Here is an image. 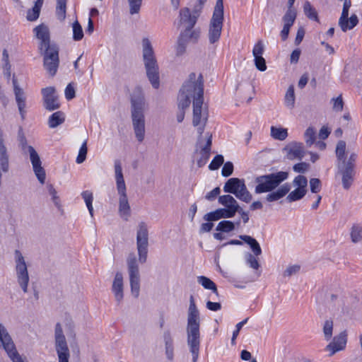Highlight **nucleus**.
Here are the masks:
<instances>
[{
	"label": "nucleus",
	"instance_id": "8fccbe9b",
	"mask_svg": "<svg viewBox=\"0 0 362 362\" xmlns=\"http://www.w3.org/2000/svg\"><path fill=\"white\" fill-rule=\"evenodd\" d=\"M233 172V164L230 161L225 163L223 164V166L221 170V175L223 177H229L230 175H231Z\"/></svg>",
	"mask_w": 362,
	"mask_h": 362
},
{
	"label": "nucleus",
	"instance_id": "1a4fd4ad",
	"mask_svg": "<svg viewBox=\"0 0 362 362\" xmlns=\"http://www.w3.org/2000/svg\"><path fill=\"white\" fill-rule=\"evenodd\" d=\"M199 13L198 11H194L193 13L190 12L189 8L185 7L182 8L180 11V23L184 25L186 28L182 34L183 37L189 34V40L197 42L200 35V30L195 29L192 30L195 24L197 23Z\"/></svg>",
	"mask_w": 362,
	"mask_h": 362
},
{
	"label": "nucleus",
	"instance_id": "0eeeda50",
	"mask_svg": "<svg viewBox=\"0 0 362 362\" xmlns=\"http://www.w3.org/2000/svg\"><path fill=\"white\" fill-rule=\"evenodd\" d=\"M131 101L134 129L138 141H142L145 134L144 116L143 114L144 98L143 95H139L137 98L132 97Z\"/></svg>",
	"mask_w": 362,
	"mask_h": 362
},
{
	"label": "nucleus",
	"instance_id": "79ce46f5",
	"mask_svg": "<svg viewBox=\"0 0 362 362\" xmlns=\"http://www.w3.org/2000/svg\"><path fill=\"white\" fill-rule=\"evenodd\" d=\"M224 158L222 155H216L209 165V168L211 170H215L220 168V166L223 163Z\"/></svg>",
	"mask_w": 362,
	"mask_h": 362
},
{
	"label": "nucleus",
	"instance_id": "c03bdc74",
	"mask_svg": "<svg viewBox=\"0 0 362 362\" xmlns=\"http://www.w3.org/2000/svg\"><path fill=\"white\" fill-rule=\"evenodd\" d=\"M333 322L332 320H326L323 327V332L327 340H329L332 335Z\"/></svg>",
	"mask_w": 362,
	"mask_h": 362
},
{
	"label": "nucleus",
	"instance_id": "0e129e2a",
	"mask_svg": "<svg viewBox=\"0 0 362 362\" xmlns=\"http://www.w3.org/2000/svg\"><path fill=\"white\" fill-rule=\"evenodd\" d=\"M206 308L212 311H218L221 310V305L220 303L208 301L206 303Z\"/></svg>",
	"mask_w": 362,
	"mask_h": 362
},
{
	"label": "nucleus",
	"instance_id": "9d476101",
	"mask_svg": "<svg viewBox=\"0 0 362 362\" xmlns=\"http://www.w3.org/2000/svg\"><path fill=\"white\" fill-rule=\"evenodd\" d=\"M225 192L231 193L240 200L249 203L252 199V195L247 189L245 182L239 178L232 177L227 180L223 187Z\"/></svg>",
	"mask_w": 362,
	"mask_h": 362
},
{
	"label": "nucleus",
	"instance_id": "423d86ee",
	"mask_svg": "<svg viewBox=\"0 0 362 362\" xmlns=\"http://www.w3.org/2000/svg\"><path fill=\"white\" fill-rule=\"evenodd\" d=\"M115 171L117 188L120 195L119 213L120 216L127 221L130 215V206L126 193V185L122 174V165L119 160L115 161Z\"/></svg>",
	"mask_w": 362,
	"mask_h": 362
},
{
	"label": "nucleus",
	"instance_id": "4d7b16f0",
	"mask_svg": "<svg viewBox=\"0 0 362 362\" xmlns=\"http://www.w3.org/2000/svg\"><path fill=\"white\" fill-rule=\"evenodd\" d=\"M333 109L336 111H342L344 107V102L341 95H339L336 98L332 99Z\"/></svg>",
	"mask_w": 362,
	"mask_h": 362
},
{
	"label": "nucleus",
	"instance_id": "39448f33",
	"mask_svg": "<svg viewBox=\"0 0 362 362\" xmlns=\"http://www.w3.org/2000/svg\"><path fill=\"white\" fill-rule=\"evenodd\" d=\"M288 177V173L284 171H279L274 173L260 175L255 178V192L256 194L266 193L275 189L279 185L285 181Z\"/></svg>",
	"mask_w": 362,
	"mask_h": 362
},
{
	"label": "nucleus",
	"instance_id": "cd10ccee",
	"mask_svg": "<svg viewBox=\"0 0 362 362\" xmlns=\"http://www.w3.org/2000/svg\"><path fill=\"white\" fill-rule=\"evenodd\" d=\"M218 202L220 204L227 208L234 207L238 209L239 206L237 204V202L231 195L226 194L220 196L218 198Z\"/></svg>",
	"mask_w": 362,
	"mask_h": 362
},
{
	"label": "nucleus",
	"instance_id": "f8f14e48",
	"mask_svg": "<svg viewBox=\"0 0 362 362\" xmlns=\"http://www.w3.org/2000/svg\"><path fill=\"white\" fill-rule=\"evenodd\" d=\"M127 264L129 274L131 291L135 298H138L140 290V277L139 267L136 262V257L134 254H132L129 256L127 259Z\"/></svg>",
	"mask_w": 362,
	"mask_h": 362
},
{
	"label": "nucleus",
	"instance_id": "4c0bfd02",
	"mask_svg": "<svg viewBox=\"0 0 362 362\" xmlns=\"http://www.w3.org/2000/svg\"><path fill=\"white\" fill-rule=\"evenodd\" d=\"M73 39L76 41L81 40L83 37V29L80 23L76 21L73 23Z\"/></svg>",
	"mask_w": 362,
	"mask_h": 362
},
{
	"label": "nucleus",
	"instance_id": "de8ad7c7",
	"mask_svg": "<svg viewBox=\"0 0 362 362\" xmlns=\"http://www.w3.org/2000/svg\"><path fill=\"white\" fill-rule=\"evenodd\" d=\"M221 211L220 209H218L214 211L209 212L204 216V218L207 221L219 220L222 218Z\"/></svg>",
	"mask_w": 362,
	"mask_h": 362
},
{
	"label": "nucleus",
	"instance_id": "412c9836",
	"mask_svg": "<svg viewBox=\"0 0 362 362\" xmlns=\"http://www.w3.org/2000/svg\"><path fill=\"white\" fill-rule=\"evenodd\" d=\"M291 190L289 183H285L279 187L276 191L269 192L266 197V200L269 202L278 201L285 197Z\"/></svg>",
	"mask_w": 362,
	"mask_h": 362
},
{
	"label": "nucleus",
	"instance_id": "bf43d9fd",
	"mask_svg": "<svg viewBox=\"0 0 362 362\" xmlns=\"http://www.w3.org/2000/svg\"><path fill=\"white\" fill-rule=\"evenodd\" d=\"M300 270V266L299 265H291L289 266L284 272V275L285 276H290L293 274L297 273Z\"/></svg>",
	"mask_w": 362,
	"mask_h": 362
},
{
	"label": "nucleus",
	"instance_id": "37998d69",
	"mask_svg": "<svg viewBox=\"0 0 362 362\" xmlns=\"http://www.w3.org/2000/svg\"><path fill=\"white\" fill-rule=\"evenodd\" d=\"M293 185L297 188H300L302 189H307V185H308V180L307 178L303 175H298L296 176L293 180Z\"/></svg>",
	"mask_w": 362,
	"mask_h": 362
},
{
	"label": "nucleus",
	"instance_id": "c85d7f7f",
	"mask_svg": "<svg viewBox=\"0 0 362 362\" xmlns=\"http://www.w3.org/2000/svg\"><path fill=\"white\" fill-rule=\"evenodd\" d=\"M271 135L275 139L284 141L288 136V132L286 129L272 126L271 127Z\"/></svg>",
	"mask_w": 362,
	"mask_h": 362
},
{
	"label": "nucleus",
	"instance_id": "680f3d73",
	"mask_svg": "<svg viewBox=\"0 0 362 362\" xmlns=\"http://www.w3.org/2000/svg\"><path fill=\"white\" fill-rule=\"evenodd\" d=\"M49 192L50 194V195L52 196V200L53 202H54L55 205L57 206L58 207L59 206V197H57V191L56 189L53 187V186L50 185L49 187Z\"/></svg>",
	"mask_w": 362,
	"mask_h": 362
},
{
	"label": "nucleus",
	"instance_id": "4468645a",
	"mask_svg": "<svg viewBox=\"0 0 362 362\" xmlns=\"http://www.w3.org/2000/svg\"><path fill=\"white\" fill-rule=\"evenodd\" d=\"M0 341L13 362H24L18 353L11 337L1 325H0Z\"/></svg>",
	"mask_w": 362,
	"mask_h": 362
},
{
	"label": "nucleus",
	"instance_id": "9b49d317",
	"mask_svg": "<svg viewBox=\"0 0 362 362\" xmlns=\"http://www.w3.org/2000/svg\"><path fill=\"white\" fill-rule=\"evenodd\" d=\"M136 246L139 254V259L144 263L147 259L148 246V233L146 223L141 222L136 235Z\"/></svg>",
	"mask_w": 362,
	"mask_h": 362
},
{
	"label": "nucleus",
	"instance_id": "f704fd0d",
	"mask_svg": "<svg viewBox=\"0 0 362 362\" xmlns=\"http://www.w3.org/2000/svg\"><path fill=\"white\" fill-rule=\"evenodd\" d=\"M235 229V224L230 221H221L218 223L216 230L229 233Z\"/></svg>",
	"mask_w": 362,
	"mask_h": 362
},
{
	"label": "nucleus",
	"instance_id": "2eb2a0df",
	"mask_svg": "<svg viewBox=\"0 0 362 362\" xmlns=\"http://www.w3.org/2000/svg\"><path fill=\"white\" fill-rule=\"evenodd\" d=\"M16 255L18 281L23 291L27 292L29 281L27 266L22 254L18 250H16Z\"/></svg>",
	"mask_w": 362,
	"mask_h": 362
},
{
	"label": "nucleus",
	"instance_id": "338daca9",
	"mask_svg": "<svg viewBox=\"0 0 362 362\" xmlns=\"http://www.w3.org/2000/svg\"><path fill=\"white\" fill-rule=\"evenodd\" d=\"M308 79H309V77H308V74L307 73L303 74L298 81V88L300 89H303V88H305V86L308 83Z\"/></svg>",
	"mask_w": 362,
	"mask_h": 362
},
{
	"label": "nucleus",
	"instance_id": "c756f323",
	"mask_svg": "<svg viewBox=\"0 0 362 362\" xmlns=\"http://www.w3.org/2000/svg\"><path fill=\"white\" fill-rule=\"evenodd\" d=\"M296 18L295 9H288L283 17L284 25L291 28Z\"/></svg>",
	"mask_w": 362,
	"mask_h": 362
},
{
	"label": "nucleus",
	"instance_id": "473e14b6",
	"mask_svg": "<svg viewBox=\"0 0 362 362\" xmlns=\"http://www.w3.org/2000/svg\"><path fill=\"white\" fill-rule=\"evenodd\" d=\"M67 0H57L56 14L60 19H64L66 13Z\"/></svg>",
	"mask_w": 362,
	"mask_h": 362
},
{
	"label": "nucleus",
	"instance_id": "774afa93",
	"mask_svg": "<svg viewBox=\"0 0 362 362\" xmlns=\"http://www.w3.org/2000/svg\"><path fill=\"white\" fill-rule=\"evenodd\" d=\"M329 134L330 130L328 129V127L323 126L320 130L319 137L320 139L324 140L326 139Z\"/></svg>",
	"mask_w": 362,
	"mask_h": 362
},
{
	"label": "nucleus",
	"instance_id": "72a5a7b5",
	"mask_svg": "<svg viewBox=\"0 0 362 362\" xmlns=\"http://www.w3.org/2000/svg\"><path fill=\"white\" fill-rule=\"evenodd\" d=\"M284 103H285V105L290 108H292L294 106L295 93H294V88L292 86L288 87V88L286 93Z\"/></svg>",
	"mask_w": 362,
	"mask_h": 362
},
{
	"label": "nucleus",
	"instance_id": "2f4dec72",
	"mask_svg": "<svg viewBox=\"0 0 362 362\" xmlns=\"http://www.w3.org/2000/svg\"><path fill=\"white\" fill-rule=\"evenodd\" d=\"M81 196L83 199H84L86 206L88 209V211L90 214V216H93V193L89 190L83 191L81 193Z\"/></svg>",
	"mask_w": 362,
	"mask_h": 362
},
{
	"label": "nucleus",
	"instance_id": "6ab92c4d",
	"mask_svg": "<svg viewBox=\"0 0 362 362\" xmlns=\"http://www.w3.org/2000/svg\"><path fill=\"white\" fill-rule=\"evenodd\" d=\"M13 92L21 119H24L26 115V96L24 90L19 87L16 78H13Z\"/></svg>",
	"mask_w": 362,
	"mask_h": 362
},
{
	"label": "nucleus",
	"instance_id": "09e8293b",
	"mask_svg": "<svg viewBox=\"0 0 362 362\" xmlns=\"http://www.w3.org/2000/svg\"><path fill=\"white\" fill-rule=\"evenodd\" d=\"M40 9L37 6H33L32 9H29L27 13V19L30 21H36L40 16Z\"/></svg>",
	"mask_w": 362,
	"mask_h": 362
},
{
	"label": "nucleus",
	"instance_id": "a878e982",
	"mask_svg": "<svg viewBox=\"0 0 362 362\" xmlns=\"http://www.w3.org/2000/svg\"><path fill=\"white\" fill-rule=\"evenodd\" d=\"M56 351L59 358V362H69L70 353L67 346V343L57 344Z\"/></svg>",
	"mask_w": 362,
	"mask_h": 362
},
{
	"label": "nucleus",
	"instance_id": "a211bd4d",
	"mask_svg": "<svg viewBox=\"0 0 362 362\" xmlns=\"http://www.w3.org/2000/svg\"><path fill=\"white\" fill-rule=\"evenodd\" d=\"M28 151L30 153V158L33 165V170L38 180L41 184H44L46 178L45 171L42 167V163L37 153L35 148L29 146Z\"/></svg>",
	"mask_w": 362,
	"mask_h": 362
},
{
	"label": "nucleus",
	"instance_id": "ddd939ff",
	"mask_svg": "<svg viewBox=\"0 0 362 362\" xmlns=\"http://www.w3.org/2000/svg\"><path fill=\"white\" fill-rule=\"evenodd\" d=\"M351 6V0H344L342 12L339 19V25L343 32L352 30L358 23V18L355 13L349 18V11Z\"/></svg>",
	"mask_w": 362,
	"mask_h": 362
},
{
	"label": "nucleus",
	"instance_id": "6e6d98bb",
	"mask_svg": "<svg viewBox=\"0 0 362 362\" xmlns=\"http://www.w3.org/2000/svg\"><path fill=\"white\" fill-rule=\"evenodd\" d=\"M346 144L344 141H339L337 146L336 154L339 160L342 159L345 155Z\"/></svg>",
	"mask_w": 362,
	"mask_h": 362
},
{
	"label": "nucleus",
	"instance_id": "dca6fc26",
	"mask_svg": "<svg viewBox=\"0 0 362 362\" xmlns=\"http://www.w3.org/2000/svg\"><path fill=\"white\" fill-rule=\"evenodd\" d=\"M44 106L46 110L49 111H53L59 107L60 104L58 101V98L55 95V89L54 87L49 86L47 88H44L41 90Z\"/></svg>",
	"mask_w": 362,
	"mask_h": 362
},
{
	"label": "nucleus",
	"instance_id": "20e7f679",
	"mask_svg": "<svg viewBox=\"0 0 362 362\" xmlns=\"http://www.w3.org/2000/svg\"><path fill=\"white\" fill-rule=\"evenodd\" d=\"M143 57L146 74L152 86L158 88L160 86L158 66L155 57L151 43L148 38L144 37L142 40Z\"/></svg>",
	"mask_w": 362,
	"mask_h": 362
},
{
	"label": "nucleus",
	"instance_id": "f3484780",
	"mask_svg": "<svg viewBox=\"0 0 362 362\" xmlns=\"http://www.w3.org/2000/svg\"><path fill=\"white\" fill-rule=\"evenodd\" d=\"M344 166L343 168H339V173L341 175V181L342 186L344 189H349L352 185L354 180L355 171H354V164L349 160L347 162H344Z\"/></svg>",
	"mask_w": 362,
	"mask_h": 362
},
{
	"label": "nucleus",
	"instance_id": "603ef678",
	"mask_svg": "<svg viewBox=\"0 0 362 362\" xmlns=\"http://www.w3.org/2000/svg\"><path fill=\"white\" fill-rule=\"evenodd\" d=\"M254 58L256 68L261 71H264L267 69L265 59L262 56L254 57Z\"/></svg>",
	"mask_w": 362,
	"mask_h": 362
},
{
	"label": "nucleus",
	"instance_id": "f257e3e1",
	"mask_svg": "<svg viewBox=\"0 0 362 362\" xmlns=\"http://www.w3.org/2000/svg\"><path fill=\"white\" fill-rule=\"evenodd\" d=\"M191 98H193V119L192 124L197 127L199 137L204 133L208 119V113L203 111L204 103V78L202 74L196 78L194 73H191L189 78L182 85L178 95V108L177 120L182 122L185 118V110L189 107L191 103Z\"/></svg>",
	"mask_w": 362,
	"mask_h": 362
},
{
	"label": "nucleus",
	"instance_id": "69168bd1",
	"mask_svg": "<svg viewBox=\"0 0 362 362\" xmlns=\"http://www.w3.org/2000/svg\"><path fill=\"white\" fill-rule=\"evenodd\" d=\"M300 53H301V52H300V49H294L291 54V58H290L291 62V63H297L299 60Z\"/></svg>",
	"mask_w": 362,
	"mask_h": 362
},
{
	"label": "nucleus",
	"instance_id": "ea45409f",
	"mask_svg": "<svg viewBox=\"0 0 362 362\" xmlns=\"http://www.w3.org/2000/svg\"><path fill=\"white\" fill-rule=\"evenodd\" d=\"M66 343L60 323H57L55 327V344Z\"/></svg>",
	"mask_w": 362,
	"mask_h": 362
},
{
	"label": "nucleus",
	"instance_id": "f03ea898",
	"mask_svg": "<svg viewBox=\"0 0 362 362\" xmlns=\"http://www.w3.org/2000/svg\"><path fill=\"white\" fill-rule=\"evenodd\" d=\"M33 32L40 40V49L44 50V66L50 76H53L59 66V49L55 45L50 44L49 30L47 25L42 23L36 26Z\"/></svg>",
	"mask_w": 362,
	"mask_h": 362
},
{
	"label": "nucleus",
	"instance_id": "7c9ffc66",
	"mask_svg": "<svg viewBox=\"0 0 362 362\" xmlns=\"http://www.w3.org/2000/svg\"><path fill=\"white\" fill-rule=\"evenodd\" d=\"M307 189H302L296 188L293 191L291 192L287 196V200L290 202H296L301 199L306 194Z\"/></svg>",
	"mask_w": 362,
	"mask_h": 362
},
{
	"label": "nucleus",
	"instance_id": "5701e85b",
	"mask_svg": "<svg viewBox=\"0 0 362 362\" xmlns=\"http://www.w3.org/2000/svg\"><path fill=\"white\" fill-rule=\"evenodd\" d=\"M0 165L4 172L8 170V157L6 153V146L4 144L3 133L0 129Z\"/></svg>",
	"mask_w": 362,
	"mask_h": 362
},
{
	"label": "nucleus",
	"instance_id": "5fc2aeb1",
	"mask_svg": "<svg viewBox=\"0 0 362 362\" xmlns=\"http://www.w3.org/2000/svg\"><path fill=\"white\" fill-rule=\"evenodd\" d=\"M220 210L221 211V218H232L235 216L236 211H238V209L236 208H234V207H230V208H226V209H220Z\"/></svg>",
	"mask_w": 362,
	"mask_h": 362
},
{
	"label": "nucleus",
	"instance_id": "7ed1b4c3",
	"mask_svg": "<svg viewBox=\"0 0 362 362\" xmlns=\"http://www.w3.org/2000/svg\"><path fill=\"white\" fill-rule=\"evenodd\" d=\"M200 320L199 312L194 303L193 298L191 297V302L189 308L187 318V344L192 355V361L197 362L200 347Z\"/></svg>",
	"mask_w": 362,
	"mask_h": 362
},
{
	"label": "nucleus",
	"instance_id": "e433bc0d",
	"mask_svg": "<svg viewBox=\"0 0 362 362\" xmlns=\"http://www.w3.org/2000/svg\"><path fill=\"white\" fill-rule=\"evenodd\" d=\"M315 134V130L312 127H310L306 129L304 136L307 146H310L314 144L316 138Z\"/></svg>",
	"mask_w": 362,
	"mask_h": 362
},
{
	"label": "nucleus",
	"instance_id": "c9c22d12",
	"mask_svg": "<svg viewBox=\"0 0 362 362\" xmlns=\"http://www.w3.org/2000/svg\"><path fill=\"white\" fill-rule=\"evenodd\" d=\"M199 282L202 285V286L206 289L212 290L214 292H217V288L214 281H212L210 279L202 276L199 277Z\"/></svg>",
	"mask_w": 362,
	"mask_h": 362
},
{
	"label": "nucleus",
	"instance_id": "58836bf2",
	"mask_svg": "<svg viewBox=\"0 0 362 362\" xmlns=\"http://www.w3.org/2000/svg\"><path fill=\"white\" fill-rule=\"evenodd\" d=\"M351 238L354 243L358 242L362 238V227L358 225L353 226L351 231Z\"/></svg>",
	"mask_w": 362,
	"mask_h": 362
},
{
	"label": "nucleus",
	"instance_id": "3c124183",
	"mask_svg": "<svg viewBox=\"0 0 362 362\" xmlns=\"http://www.w3.org/2000/svg\"><path fill=\"white\" fill-rule=\"evenodd\" d=\"M264 51V45L262 40H259L257 43L255 44L252 54L254 57H259L262 56Z\"/></svg>",
	"mask_w": 362,
	"mask_h": 362
},
{
	"label": "nucleus",
	"instance_id": "bb28decb",
	"mask_svg": "<svg viewBox=\"0 0 362 362\" xmlns=\"http://www.w3.org/2000/svg\"><path fill=\"white\" fill-rule=\"evenodd\" d=\"M303 11L305 16L310 20L320 22L318 13L316 9L311 5L309 1H305L303 5Z\"/></svg>",
	"mask_w": 362,
	"mask_h": 362
},
{
	"label": "nucleus",
	"instance_id": "e2e57ef3",
	"mask_svg": "<svg viewBox=\"0 0 362 362\" xmlns=\"http://www.w3.org/2000/svg\"><path fill=\"white\" fill-rule=\"evenodd\" d=\"M308 168L305 163H298L293 166V170L297 173H304Z\"/></svg>",
	"mask_w": 362,
	"mask_h": 362
},
{
	"label": "nucleus",
	"instance_id": "a19ab883",
	"mask_svg": "<svg viewBox=\"0 0 362 362\" xmlns=\"http://www.w3.org/2000/svg\"><path fill=\"white\" fill-rule=\"evenodd\" d=\"M87 144L86 141H85L82 145L81 146L78 151V154L76 157V162L78 164L82 163L86 158V154H87Z\"/></svg>",
	"mask_w": 362,
	"mask_h": 362
},
{
	"label": "nucleus",
	"instance_id": "393cba45",
	"mask_svg": "<svg viewBox=\"0 0 362 362\" xmlns=\"http://www.w3.org/2000/svg\"><path fill=\"white\" fill-rule=\"evenodd\" d=\"M65 121V115L62 111H57L52 114L48 119V126L49 128H55L63 124Z\"/></svg>",
	"mask_w": 362,
	"mask_h": 362
},
{
	"label": "nucleus",
	"instance_id": "a18cd8bd",
	"mask_svg": "<svg viewBox=\"0 0 362 362\" xmlns=\"http://www.w3.org/2000/svg\"><path fill=\"white\" fill-rule=\"evenodd\" d=\"M131 14L138 13L140 11L142 0H128Z\"/></svg>",
	"mask_w": 362,
	"mask_h": 362
},
{
	"label": "nucleus",
	"instance_id": "49530a36",
	"mask_svg": "<svg viewBox=\"0 0 362 362\" xmlns=\"http://www.w3.org/2000/svg\"><path fill=\"white\" fill-rule=\"evenodd\" d=\"M257 256H255V255L249 253L247 255V264L254 269H258L259 268V264L258 262V259L257 258Z\"/></svg>",
	"mask_w": 362,
	"mask_h": 362
},
{
	"label": "nucleus",
	"instance_id": "052dcab7",
	"mask_svg": "<svg viewBox=\"0 0 362 362\" xmlns=\"http://www.w3.org/2000/svg\"><path fill=\"white\" fill-rule=\"evenodd\" d=\"M221 192V189L218 187H215L211 191L208 192L206 195V199L212 201L214 200L218 195H219Z\"/></svg>",
	"mask_w": 362,
	"mask_h": 362
},
{
	"label": "nucleus",
	"instance_id": "aec40b11",
	"mask_svg": "<svg viewBox=\"0 0 362 362\" xmlns=\"http://www.w3.org/2000/svg\"><path fill=\"white\" fill-rule=\"evenodd\" d=\"M346 337L347 334L344 331L333 338L332 341L326 347V349L330 351V355H333L336 352L343 350L346 347L347 341Z\"/></svg>",
	"mask_w": 362,
	"mask_h": 362
},
{
	"label": "nucleus",
	"instance_id": "13d9d810",
	"mask_svg": "<svg viewBox=\"0 0 362 362\" xmlns=\"http://www.w3.org/2000/svg\"><path fill=\"white\" fill-rule=\"evenodd\" d=\"M65 97L68 100L75 97V89L71 83L68 84L65 88Z\"/></svg>",
	"mask_w": 362,
	"mask_h": 362
},
{
	"label": "nucleus",
	"instance_id": "b1692460",
	"mask_svg": "<svg viewBox=\"0 0 362 362\" xmlns=\"http://www.w3.org/2000/svg\"><path fill=\"white\" fill-rule=\"evenodd\" d=\"M239 237L241 240L250 245L253 255L255 256H259L262 254L261 247L256 239L247 235H241Z\"/></svg>",
	"mask_w": 362,
	"mask_h": 362
},
{
	"label": "nucleus",
	"instance_id": "4be33fe9",
	"mask_svg": "<svg viewBox=\"0 0 362 362\" xmlns=\"http://www.w3.org/2000/svg\"><path fill=\"white\" fill-rule=\"evenodd\" d=\"M112 292L116 300L119 302L123 298V276L120 272L115 274L112 284Z\"/></svg>",
	"mask_w": 362,
	"mask_h": 362
},
{
	"label": "nucleus",
	"instance_id": "6e6552de",
	"mask_svg": "<svg viewBox=\"0 0 362 362\" xmlns=\"http://www.w3.org/2000/svg\"><path fill=\"white\" fill-rule=\"evenodd\" d=\"M223 19V0H216L209 28V39L211 44L215 43L220 39Z\"/></svg>",
	"mask_w": 362,
	"mask_h": 362
},
{
	"label": "nucleus",
	"instance_id": "864d4df0",
	"mask_svg": "<svg viewBox=\"0 0 362 362\" xmlns=\"http://www.w3.org/2000/svg\"><path fill=\"white\" fill-rule=\"evenodd\" d=\"M310 190L313 193H317L321 189V182L317 178H311L310 180Z\"/></svg>",
	"mask_w": 362,
	"mask_h": 362
}]
</instances>
